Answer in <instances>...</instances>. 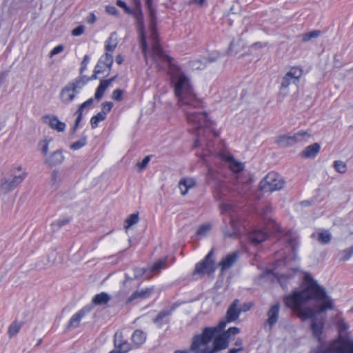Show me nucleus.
<instances>
[{
    "mask_svg": "<svg viewBox=\"0 0 353 353\" xmlns=\"http://www.w3.org/2000/svg\"><path fill=\"white\" fill-rule=\"evenodd\" d=\"M304 288L294 289L291 294L283 297L285 306L296 312L303 320L316 319V312H323L334 307L333 301L327 294L325 288L321 286L310 273L303 276Z\"/></svg>",
    "mask_w": 353,
    "mask_h": 353,
    "instance_id": "1",
    "label": "nucleus"
},
{
    "mask_svg": "<svg viewBox=\"0 0 353 353\" xmlns=\"http://www.w3.org/2000/svg\"><path fill=\"white\" fill-rule=\"evenodd\" d=\"M171 82L174 84L179 106L185 104H192L196 107L201 105L202 101L194 93L190 79L179 68L172 73Z\"/></svg>",
    "mask_w": 353,
    "mask_h": 353,
    "instance_id": "2",
    "label": "nucleus"
},
{
    "mask_svg": "<svg viewBox=\"0 0 353 353\" xmlns=\"http://www.w3.org/2000/svg\"><path fill=\"white\" fill-rule=\"evenodd\" d=\"M180 107L185 114L188 123L192 126L190 130L194 133L201 129L205 132L213 125V122L208 119L207 113L199 110L202 107V103L198 107L192 104H185Z\"/></svg>",
    "mask_w": 353,
    "mask_h": 353,
    "instance_id": "3",
    "label": "nucleus"
},
{
    "mask_svg": "<svg viewBox=\"0 0 353 353\" xmlns=\"http://www.w3.org/2000/svg\"><path fill=\"white\" fill-rule=\"evenodd\" d=\"M336 326L339 339L325 347L321 353H353V340L349 339L346 336L348 325L344 319H340Z\"/></svg>",
    "mask_w": 353,
    "mask_h": 353,
    "instance_id": "4",
    "label": "nucleus"
},
{
    "mask_svg": "<svg viewBox=\"0 0 353 353\" xmlns=\"http://www.w3.org/2000/svg\"><path fill=\"white\" fill-rule=\"evenodd\" d=\"M227 323H229L227 319L221 320L216 326L205 327L201 334L194 335L190 345V351L196 350L201 345H208L215 334L220 333L225 328Z\"/></svg>",
    "mask_w": 353,
    "mask_h": 353,
    "instance_id": "5",
    "label": "nucleus"
},
{
    "mask_svg": "<svg viewBox=\"0 0 353 353\" xmlns=\"http://www.w3.org/2000/svg\"><path fill=\"white\" fill-rule=\"evenodd\" d=\"M285 182L276 172L268 173L259 183V189L264 192H272L279 190L284 186Z\"/></svg>",
    "mask_w": 353,
    "mask_h": 353,
    "instance_id": "6",
    "label": "nucleus"
},
{
    "mask_svg": "<svg viewBox=\"0 0 353 353\" xmlns=\"http://www.w3.org/2000/svg\"><path fill=\"white\" fill-rule=\"evenodd\" d=\"M214 252V248H212L205 258L196 264L193 274H199L203 276L205 274H211L215 271V262L212 259Z\"/></svg>",
    "mask_w": 353,
    "mask_h": 353,
    "instance_id": "7",
    "label": "nucleus"
},
{
    "mask_svg": "<svg viewBox=\"0 0 353 353\" xmlns=\"http://www.w3.org/2000/svg\"><path fill=\"white\" fill-rule=\"evenodd\" d=\"M27 176V173L23 172L19 175H14L12 179L1 177L0 179V192L6 195L19 184H21Z\"/></svg>",
    "mask_w": 353,
    "mask_h": 353,
    "instance_id": "8",
    "label": "nucleus"
},
{
    "mask_svg": "<svg viewBox=\"0 0 353 353\" xmlns=\"http://www.w3.org/2000/svg\"><path fill=\"white\" fill-rule=\"evenodd\" d=\"M133 3L135 6V10L139 12L137 13L139 19V43L140 47L141 48V51L145 56V59H147L146 53L148 49V46L146 41V36L144 30V23L143 19V14L141 10V0H132Z\"/></svg>",
    "mask_w": 353,
    "mask_h": 353,
    "instance_id": "9",
    "label": "nucleus"
},
{
    "mask_svg": "<svg viewBox=\"0 0 353 353\" xmlns=\"http://www.w3.org/2000/svg\"><path fill=\"white\" fill-rule=\"evenodd\" d=\"M79 86L74 85L72 81L68 83L60 92V99L64 104H69L76 97L79 92Z\"/></svg>",
    "mask_w": 353,
    "mask_h": 353,
    "instance_id": "10",
    "label": "nucleus"
},
{
    "mask_svg": "<svg viewBox=\"0 0 353 353\" xmlns=\"http://www.w3.org/2000/svg\"><path fill=\"white\" fill-rule=\"evenodd\" d=\"M305 135H308V134L305 131L299 132L292 136L281 135L276 138V142L280 147L285 148L301 141Z\"/></svg>",
    "mask_w": 353,
    "mask_h": 353,
    "instance_id": "11",
    "label": "nucleus"
},
{
    "mask_svg": "<svg viewBox=\"0 0 353 353\" xmlns=\"http://www.w3.org/2000/svg\"><path fill=\"white\" fill-rule=\"evenodd\" d=\"M303 74V70L301 68L293 67L283 77L281 89H286L293 80V83H296L299 81Z\"/></svg>",
    "mask_w": 353,
    "mask_h": 353,
    "instance_id": "12",
    "label": "nucleus"
},
{
    "mask_svg": "<svg viewBox=\"0 0 353 353\" xmlns=\"http://www.w3.org/2000/svg\"><path fill=\"white\" fill-rule=\"evenodd\" d=\"M93 308L92 305H88L83 307L78 312L74 314L70 319L67 328L77 327L79 325L81 319L85 314L90 312Z\"/></svg>",
    "mask_w": 353,
    "mask_h": 353,
    "instance_id": "13",
    "label": "nucleus"
},
{
    "mask_svg": "<svg viewBox=\"0 0 353 353\" xmlns=\"http://www.w3.org/2000/svg\"><path fill=\"white\" fill-rule=\"evenodd\" d=\"M280 310V303L279 302L272 305L267 312L268 319L265 321V324L270 326L271 330L273 326L277 323L279 320Z\"/></svg>",
    "mask_w": 353,
    "mask_h": 353,
    "instance_id": "14",
    "label": "nucleus"
},
{
    "mask_svg": "<svg viewBox=\"0 0 353 353\" xmlns=\"http://www.w3.org/2000/svg\"><path fill=\"white\" fill-rule=\"evenodd\" d=\"M239 303V301L238 299H235L232 303L229 306L225 315V319H227V321L232 322L236 320L239 314L241 312V310L238 308Z\"/></svg>",
    "mask_w": 353,
    "mask_h": 353,
    "instance_id": "15",
    "label": "nucleus"
},
{
    "mask_svg": "<svg viewBox=\"0 0 353 353\" xmlns=\"http://www.w3.org/2000/svg\"><path fill=\"white\" fill-rule=\"evenodd\" d=\"M238 252H234L228 254L225 258H223L219 263L221 266V271L223 272L224 270L233 266L236 263L238 259Z\"/></svg>",
    "mask_w": 353,
    "mask_h": 353,
    "instance_id": "16",
    "label": "nucleus"
},
{
    "mask_svg": "<svg viewBox=\"0 0 353 353\" xmlns=\"http://www.w3.org/2000/svg\"><path fill=\"white\" fill-rule=\"evenodd\" d=\"M64 160V157L61 150H57L53 152L46 159L45 163L48 164L50 167L56 166L61 164Z\"/></svg>",
    "mask_w": 353,
    "mask_h": 353,
    "instance_id": "17",
    "label": "nucleus"
},
{
    "mask_svg": "<svg viewBox=\"0 0 353 353\" xmlns=\"http://www.w3.org/2000/svg\"><path fill=\"white\" fill-rule=\"evenodd\" d=\"M213 339V351H221L228 347L229 342L221 333L215 334Z\"/></svg>",
    "mask_w": 353,
    "mask_h": 353,
    "instance_id": "18",
    "label": "nucleus"
},
{
    "mask_svg": "<svg viewBox=\"0 0 353 353\" xmlns=\"http://www.w3.org/2000/svg\"><path fill=\"white\" fill-rule=\"evenodd\" d=\"M43 119L45 122H46V119H49L48 124L52 129L56 130L58 132H63L65 130V123L60 121L57 116L46 115V116L43 117Z\"/></svg>",
    "mask_w": 353,
    "mask_h": 353,
    "instance_id": "19",
    "label": "nucleus"
},
{
    "mask_svg": "<svg viewBox=\"0 0 353 353\" xmlns=\"http://www.w3.org/2000/svg\"><path fill=\"white\" fill-rule=\"evenodd\" d=\"M320 145L314 143L307 146L301 153V157L305 159L314 158L320 151Z\"/></svg>",
    "mask_w": 353,
    "mask_h": 353,
    "instance_id": "20",
    "label": "nucleus"
},
{
    "mask_svg": "<svg viewBox=\"0 0 353 353\" xmlns=\"http://www.w3.org/2000/svg\"><path fill=\"white\" fill-rule=\"evenodd\" d=\"M323 327L324 323L322 321H319L317 318L311 322V330L312 331L313 336L319 341L321 340Z\"/></svg>",
    "mask_w": 353,
    "mask_h": 353,
    "instance_id": "21",
    "label": "nucleus"
},
{
    "mask_svg": "<svg viewBox=\"0 0 353 353\" xmlns=\"http://www.w3.org/2000/svg\"><path fill=\"white\" fill-rule=\"evenodd\" d=\"M268 237V234L263 230H256L249 234V239L255 244H259Z\"/></svg>",
    "mask_w": 353,
    "mask_h": 353,
    "instance_id": "22",
    "label": "nucleus"
},
{
    "mask_svg": "<svg viewBox=\"0 0 353 353\" xmlns=\"http://www.w3.org/2000/svg\"><path fill=\"white\" fill-rule=\"evenodd\" d=\"M169 316H170V311L163 310L157 315V316L153 319V322L159 327H161L164 323H169Z\"/></svg>",
    "mask_w": 353,
    "mask_h": 353,
    "instance_id": "23",
    "label": "nucleus"
},
{
    "mask_svg": "<svg viewBox=\"0 0 353 353\" xmlns=\"http://www.w3.org/2000/svg\"><path fill=\"white\" fill-rule=\"evenodd\" d=\"M110 296L106 292H101L96 294L92 300V303L95 305H102L107 304L110 300Z\"/></svg>",
    "mask_w": 353,
    "mask_h": 353,
    "instance_id": "24",
    "label": "nucleus"
},
{
    "mask_svg": "<svg viewBox=\"0 0 353 353\" xmlns=\"http://www.w3.org/2000/svg\"><path fill=\"white\" fill-rule=\"evenodd\" d=\"M194 185V181L192 179H181L179 183V187L182 195H185L188 190Z\"/></svg>",
    "mask_w": 353,
    "mask_h": 353,
    "instance_id": "25",
    "label": "nucleus"
},
{
    "mask_svg": "<svg viewBox=\"0 0 353 353\" xmlns=\"http://www.w3.org/2000/svg\"><path fill=\"white\" fill-rule=\"evenodd\" d=\"M108 86H109L108 83L106 81H104V79H102L100 81L99 85L97 88V90H96V92L94 94V99L97 101H99L102 99V97L104 94V92Z\"/></svg>",
    "mask_w": 353,
    "mask_h": 353,
    "instance_id": "26",
    "label": "nucleus"
},
{
    "mask_svg": "<svg viewBox=\"0 0 353 353\" xmlns=\"http://www.w3.org/2000/svg\"><path fill=\"white\" fill-rule=\"evenodd\" d=\"M108 86H109L108 83L106 81H104V79H102L100 81L99 85L97 88V90H96V92L94 94V99L97 101H99L102 99V97L104 94V92Z\"/></svg>",
    "mask_w": 353,
    "mask_h": 353,
    "instance_id": "27",
    "label": "nucleus"
},
{
    "mask_svg": "<svg viewBox=\"0 0 353 353\" xmlns=\"http://www.w3.org/2000/svg\"><path fill=\"white\" fill-rule=\"evenodd\" d=\"M146 339L145 334L140 330H136L132 335V341L137 345L143 344Z\"/></svg>",
    "mask_w": 353,
    "mask_h": 353,
    "instance_id": "28",
    "label": "nucleus"
},
{
    "mask_svg": "<svg viewBox=\"0 0 353 353\" xmlns=\"http://www.w3.org/2000/svg\"><path fill=\"white\" fill-rule=\"evenodd\" d=\"M114 346L120 353H127L131 350V345L128 341H119L114 339Z\"/></svg>",
    "mask_w": 353,
    "mask_h": 353,
    "instance_id": "29",
    "label": "nucleus"
},
{
    "mask_svg": "<svg viewBox=\"0 0 353 353\" xmlns=\"http://www.w3.org/2000/svg\"><path fill=\"white\" fill-rule=\"evenodd\" d=\"M228 161L230 163V169L234 173H239L244 168L243 164L236 161L233 157H230V159H228Z\"/></svg>",
    "mask_w": 353,
    "mask_h": 353,
    "instance_id": "30",
    "label": "nucleus"
},
{
    "mask_svg": "<svg viewBox=\"0 0 353 353\" xmlns=\"http://www.w3.org/2000/svg\"><path fill=\"white\" fill-rule=\"evenodd\" d=\"M93 102H94V99L90 98L89 99H88L87 101H85V102H83L79 106V108H78L77 110L75 112L74 114H76L77 116H80L81 117L83 118V110L86 108H90L91 105H92Z\"/></svg>",
    "mask_w": 353,
    "mask_h": 353,
    "instance_id": "31",
    "label": "nucleus"
},
{
    "mask_svg": "<svg viewBox=\"0 0 353 353\" xmlns=\"http://www.w3.org/2000/svg\"><path fill=\"white\" fill-rule=\"evenodd\" d=\"M285 240L288 243L289 245L292 248L293 252L295 251L298 245V241L296 236L292 235V232H288L285 235Z\"/></svg>",
    "mask_w": 353,
    "mask_h": 353,
    "instance_id": "32",
    "label": "nucleus"
},
{
    "mask_svg": "<svg viewBox=\"0 0 353 353\" xmlns=\"http://www.w3.org/2000/svg\"><path fill=\"white\" fill-rule=\"evenodd\" d=\"M116 4L117 6L123 8L125 13L134 15L137 19L138 22L139 23V15H138L137 12L132 10L130 7H128L127 6V4L123 1L117 0L116 2Z\"/></svg>",
    "mask_w": 353,
    "mask_h": 353,
    "instance_id": "33",
    "label": "nucleus"
},
{
    "mask_svg": "<svg viewBox=\"0 0 353 353\" xmlns=\"http://www.w3.org/2000/svg\"><path fill=\"white\" fill-rule=\"evenodd\" d=\"M100 63H102L103 65L108 68L109 72L110 71L111 67L113 63V57L112 54H109L108 52L105 53L103 56H102L100 59Z\"/></svg>",
    "mask_w": 353,
    "mask_h": 353,
    "instance_id": "34",
    "label": "nucleus"
},
{
    "mask_svg": "<svg viewBox=\"0 0 353 353\" xmlns=\"http://www.w3.org/2000/svg\"><path fill=\"white\" fill-rule=\"evenodd\" d=\"M230 223L231 224L232 228H233V231L232 232H226L225 233V236L230 238H236L239 236V231L238 230L237 222L233 219H230Z\"/></svg>",
    "mask_w": 353,
    "mask_h": 353,
    "instance_id": "35",
    "label": "nucleus"
},
{
    "mask_svg": "<svg viewBox=\"0 0 353 353\" xmlns=\"http://www.w3.org/2000/svg\"><path fill=\"white\" fill-rule=\"evenodd\" d=\"M106 116L103 115V113L99 112L96 115L93 116L90 119V125L92 129L98 127L99 123L105 120Z\"/></svg>",
    "mask_w": 353,
    "mask_h": 353,
    "instance_id": "36",
    "label": "nucleus"
},
{
    "mask_svg": "<svg viewBox=\"0 0 353 353\" xmlns=\"http://www.w3.org/2000/svg\"><path fill=\"white\" fill-rule=\"evenodd\" d=\"M321 34V31L319 30H315L311 32H305L301 35L302 41L303 42H307L313 38H316L319 37Z\"/></svg>",
    "mask_w": 353,
    "mask_h": 353,
    "instance_id": "37",
    "label": "nucleus"
},
{
    "mask_svg": "<svg viewBox=\"0 0 353 353\" xmlns=\"http://www.w3.org/2000/svg\"><path fill=\"white\" fill-rule=\"evenodd\" d=\"M90 81L89 77L83 74H80L79 77L74 79L72 81L74 85H78L79 86V89L81 90L88 81Z\"/></svg>",
    "mask_w": 353,
    "mask_h": 353,
    "instance_id": "38",
    "label": "nucleus"
},
{
    "mask_svg": "<svg viewBox=\"0 0 353 353\" xmlns=\"http://www.w3.org/2000/svg\"><path fill=\"white\" fill-rule=\"evenodd\" d=\"M139 221V212L130 214L125 221V228L128 229Z\"/></svg>",
    "mask_w": 353,
    "mask_h": 353,
    "instance_id": "39",
    "label": "nucleus"
},
{
    "mask_svg": "<svg viewBox=\"0 0 353 353\" xmlns=\"http://www.w3.org/2000/svg\"><path fill=\"white\" fill-rule=\"evenodd\" d=\"M339 255L341 256L340 260L345 261H347L349 259L352 257L353 255V245L339 252Z\"/></svg>",
    "mask_w": 353,
    "mask_h": 353,
    "instance_id": "40",
    "label": "nucleus"
},
{
    "mask_svg": "<svg viewBox=\"0 0 353 353\" xmlns=\"http://www.w3.org/2000/svg\"><path fill=\"white\" fill-rule=\"evenodd\" d=\"M86 141H87V136L83 134L79 141L74 142L70 145V148L74 150H79V149L81 148L82 147H83L84 145H85Z\"/></svg>",
    "mask_w": 353,
    "mask_h": 353,
    "instance_id": "41",
    "label": "nucleus"
},
{
    "mask_svg": "<svg viewBox=\"0 0 353 353\" xmlns=\"http://www.w3.org/2000/svg\"><path fill=\"white\" fill-rule=\"evenodd\" d=\"M22 325H23L22 323H17V321H14L9 326V328H8V334H10V336H14L15 334H17L19 332Z\"/></svg>",
    "mask_w": 353,
    "mask_h": 353,
    "instance_id": "42",
    "label": "nucleus"
},
{
    "mask_svg": "<svg viewBox=\"0 0 353 353\" xmlns=\"http://www.w3.org/2000/svg\"><path fill=\"white\" fill-rule=\"evenodd\" d=\"M240 332V329L236 327H231L228 328L226 331L221 333L228 341H230V339L232 335H236Z\"/></svg>",
    "mask_w": 353,
    "mask_h": 353,
    "instance_id": "43",
    "label": "nucleus"
},
{
    "mask_svg": "<svg viewBox=\"0 0 353 353\" xmlns=\"http://www.w3.org/2000/svg\"><path fill=\"white\" fill-rule=\"evenodd\" d=\"M333 166L336 171L341 174H344L347 170V165L346 164L341 161H335L334 162Z\"/></svg>",
    "mask_w": 353,
    "mask_h": 353,
    "instance_id": "44",
    "label": "nucleus"
},
{
    "mask_svg": "<svg viewBox=\"0 0 353 353\" xmlns=\"http://www.w3.org/2000/svg\"><path fill=\"white\" fill-rule=\"evenodd\" d=\"M331 240V234L328 232H322L319 234L318 241L323 243H328Z\"/></svg>",
    "mask_w": 353,
    "mask_h": 353,
    "instance_id": "45",
    "label": "nucleus"
},
{
    "mask_svg": "<svg viewBox=\"0 0 353 353\" xmlns=\"http://www.w3.org/2000/svg\"><path fill=\"white\" fill-rule=\"evenodd\" d=\"M61 173L58 170H54L51 172V181L52 185H59L61 182Z\"/></svg>",
    "mask_w": 353,
    "mask_h": 353,
    "instance_id": "46",
    "label": "nucleus"
},
{
    "mask_svg": "<svg viewBox=\"0 0 353 353\" xmlns=\"http://www.w3.org/2000/svg\"><path fill=\"white\" fill-rule=\"evenodd\" d=\"M167 261V258H164L163 259H160L156 263H154V265L152 267V272H156L159 271L162 268H164L166 267L165 263Z\"/></svg>",
    "mask_w": 353,
    "mask_h": 353,
    "instance_id": "47",
    "label": "nucleus"
},
{
    "mask_svg": "<svg viewBox=\"0 0 353 353\" xmlns=\"http://www.w3.org/2000/svg\"><path fill=\"white\" fill-rule=\"evenodd\" d=\"M50 140L44 139L39 142L38 147L44 156H46L48 151Z\"/></svg>",
    "mask_w": 353,
    "mask_h": 353,
    "instance_id": "48",
    "label": "nucleus"
},
{
    "mask_svg": "<svg viewBox=\"0 0 353 353\" xmlns=\"http://www.w3.org/2000/svg\"><path fill=\"white\" fill-rule=\"evenodd\" d=\"M115 33L113 32L111 34L110 37H109L108 40L106 41V44L105 46V48L106 51L112 52L115 49L117 43L114 42L112 43V37Z\"/></svg>",
    "mask_w": 353,
    "mask_h": 353,
    "instance_id": "49",
    "label": "nucleus"
},
{
    "mask_svg": "<svg viewBox=\"0 0 353 353\" xmlns=\"http://www.w3.org/2000/svg\"><path fill=\"white\" fill-rule=\"evenodd\" d=\"M123 90L119 88L114 90L112 94V99L117 101H121L123 99Z\"/></svg>",
    "mask_w": 353,
    "mask_h": 353,
    "instance_id": "50",
    "label": "nucleus"
},
{
    "mask_svg": "<svg viewBox=\"0 0 353 353\" xmlns=\"http://www.w3.org/2000/svg\"><path fill=\"white\" fill-rule=\"evenodd\" d=\"M151 158H152V155H148V156L145 157V158L142 160L141 162H138L137 163V166L139 168V169L140 170H144L147 167Z\"/></svg>",
    "mask_w": 353,
    "mask_h": 353,
    "instance_id": "51",
    "label": "nucleus"
},
{
    "mask_svg": "<svg viewBox=\"0 0 353 353\" xmlns=\"http://www.w3.org/2000/svg\"><path fill=\"white\" fill-rule=\"evenodd\" d=\"M113 107V103L105 101L102 103V111L101 113H103V115L106 116V114L110 112L111 109Z\"/></svg>",
    "mask_w": 353,
    "mask_h": 353,
    "instance_id": "52",
    "label": "nucleus"
},
{
    "mask_svg": "<svg viewBox=\"0 0 353 353\" xmlns=\"http://www.w3.org/2000/svg\"><path fill=\"white\" fill-rule=\"evenodd\" d=\"M141 299V295L139 294V290H137L134 292L126 300L125 303L129 304L133 302L136 299Z\"/></svg>",
    "mask_w": 353,
    "mask_h": 353,
    "instance_id": "53",
    "label": "nucleus"
},
{
    "mask_svg": "<svg viewBox=\"0 0 353 353\" xmlns=\"http://www.w3.org/2000/svg\"><path fill=\"white\" fill-rule=\"evenodd\" d=\"M71 221L70 218H65L62 220H59L56 223L52 224V226H57L58 229L61 228L63 225L68 224Z\"/></svg>",
    "mask_w": 353,
    "mask_h": 353,
    "instance_id": "54",
    "label": "nucleus"
},
{
    "mask_svg": "<svg viewBox=\"0 0 353 353\" xmlns=\"http://www.w3.org/2000/svg\"><path fill=\"white\" fill-rule=\"evenodd\" d=\"M152 290L153 289L151 288H147L140 290L139 294L141 295V299L148 298L150 295Z\"/></svg>",
    "mask_w": 353,
    "mask_h": 353,
    "instance_id": "55",
    "label": "nucleus"
},
{
    "mask_svg": "<svg viewBox=\"0 0 353 353\" xmlns=\"http://www.w3.org/2000/svg\"><path fill=\"white\" fill-rule=\"evenodd\" d=\"M89 60H90V57L88 55H85L84 57H83V61H81V68H80V74H83V72L85 71V70L86 69V67H87V65L89 62Z\"/></svg>",
    "mask_w": 353,
    "mask_h": 353,
    "instance_id": "56",
    "label": "nucleus"
},
{
    "mask_svg": "<svg viewBox=\"0 0 353 353\" xmlns=\"http://www.w3.org/2000/svg\"><path fill=\"white\" fill-rule=\"evenodd\" d=\"M145 272V268H136L134 269V279H137L143 276Z\"/></svg>",
    "mask_w": 353,
    "mask_h": 353,
    "instance_id": "57",
    "label": "nucleus"
},
{
    "mask_svg": "<svg viewBox=\"0 0 353 353\" xmlns=\"http://www.w3.org/2000/svg\"><path fill=\"white\" fill-rule=\"evenodd\" d=\"M84 28L83 26H79L72 30V34L73 36H80L83 33Z\"/></svg>",
    "mask_w": 353,
    "mask_h": 353,
    "instance_id": "58",
    "label": "nucleus"
},
{
    "mask_svg": "<svg viewBox=\"0 0 353 353\" xmlns=\"http://www.w3.org/2000/svg\"><path fill=\"white\" fill-rule=\"evenodd\" d=\"M105 11L111 15L118 16L119 15V10L112 6H107L105 7Z\"/></svg>",
    "mask_w": 353,
    "mask_h": 353,
    "instance_id": "59",
    "label": "nucleus"
},
{
    "mask_svg": "<svg viewBox=\"0 0 353 353\" xmlns=\"http://www.w3.org/2000/svg\"><path fill=\"white\" fill-rule=\"evenodd\" d=\"M82 119L83 118L81 117L80 116H77V118H76L75 121H74V124L73 127L71 128V130H70V132L72 134L75 133L77 129L79 126V124H80Z\"/></svg>",
    "mask_w": 353,
    "mask_h": 353,
    "instance_id": "60",
    "label": "nucleus"
},
{
    "mask_svg": "<svg viewBox=\"0 0 353 353\" xmlns=\"http://www.w3.org/2000/svg\"><path fill=\"white\" fill-rule=\"evenodd\" d=\"M63 48H64V47L62 45H59V46H56L50 52V57H53L54 55H56V54L61 52L63 50Z\"/></svg>",
    "mask_w": 353,
    "mask_h": 353,
    "instance_id": "61",
    "label": "nucleus"
},
{
    "mask_svg": "<svg viewBox=\"0 0 353 353\" xmlns=\"http://www.w3.org/2000/svg\"><path fill=\"white\" fill-rule=\"evenodd\" d=\"M210 230V226L207 225H202L199 227L196 232V234L201 235Z\"/></svg>",
    "mask_w": 353,
    "mask_h": 353,
    "instance_id": "62",
    "label": "nucleus"
},
{
    "mask_svg": "<svg viewBox=\"0 0 353 353\" xmlns=\"http://www.w3.org/2000/svg\"><path fill=\"white\" fill-rule=\"evenodd\" d=\"M105 66L100 63V61H98L97 64L94 68L95 73H103L104 72V68Z\"/></svg>",
    "mask_w": 353,
    "mask_h": 353,
    "instance_id": "63",
    "label": "nucleus"
},
{
    "mask_svg": "<svg viewBox=\"0 0 353 353\" xmlns=\"http://www.w3.org/2000/svg\"><path fill=\"white\" fill-rule=\"evenodd\" d=\"M204 140L203 139V138L201 137H200L199 134H197V138L196 139V140L194 141V148H199V147L203 146L202 142Z\"/></svg>",
    "mask_w": 353,
    "mask_h": 353,
    "instance_id": "64",
    "label": "nucleus"
}]
</instances>
